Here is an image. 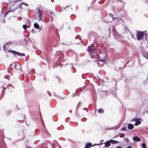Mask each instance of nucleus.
Here are the masks:
<instances>
[{"label":"nucleus","mask_w":148,"mask_h":148,"mask_svg":"<svg viewBox=\"0 0 148 148\" xmlns=\"http://www.w3.org/2000/svg\"><path fill=\"white\" fill-rule=\"evenodd\" d=\"M110 32H109V34H110Z\"/></svg>","instance_id":"obj_31"},{"label":"nucleus","mask_w":148,"mask_h":148,"mask_svg":"<svg viewBox=\"0 0 148 148\" xmlns=\"http://www.w3.org/2000/svg\"><path fill=\"white\" fill-rule=\"evenodd\" d=\"M34 26L35 28L36 29H39V25L37 23H35L34 24Z\"/></svg>","instance_id":"obj_12"},{"label":"nucleus","mask_w":148,"mask_h":148,"mask_svg":"<svg viewBox=\"0 0 148 148\" xmlns=\"http://www.w3.org/2000/svg\"><path fill=\"white\" fill-rule=\"evenodd\" d=\"M27 148H31V147H27Z\"/></svg>","instance_id":"obj_27"},{"label":"nucleus","mask_w":148,"mask_h":148,"mask_svg":"<svg viewBox=\"0 0 148 148\" xmlns=\"http://www.w3.org/2000/svg\"><path fill=\"white\" fill-rule=\"evenodd\" d=\"M110 143L112 144H117L119 143V141L116 140H115L112 139L110 140Z\"/></svg>","instance_id":"obj_11"},{"label":"nucleus","mask_w":148,"mask_h":148,"mask_svg":"<svg viewBox=\"0 0 148 148\" xmlns=\"http://www.w3.org/2000/svg\"><path fill=\"white\" fill-rule=\"evenodd\" d=\"M138 120V119L137 118H134L133 119V121H137Z\"/></svg>","instance_id":"obj_18"},{"label":"nucleus","mask_w":148,"mask_h":148,"mask_svg":"<svg viewBox=\"0 0 148 148\" xmlns=\"http://www.w3.org/2000/svg\"><path fill=\"white\" fill-rule=\"evenodd\" d=\"M112 28H114V26H112Z\"/></svg>","instance_id":"obj_29"},{"label":"nucleus","mask_w":148,"mask_h":148,"mask_svg":"<svg viewBox=\"0 0 148 148\" xmlns=\"http://www.w3.org/2000/svg\"><path fill=\"white\" fill-rule=\"evenodd\" d=\"M134 127V125L131 123L129 124L128 125V128L129 130H132Z\"/></svg>","instance_id":"obj_7"},{"label":"nucleus","mask_w":148,"mask_h":148,"mask_svg":"<svg viewBox=\"0 0 148 148\" xmlns=\"http://www.w3.org/2000/svg\"><path fill=\"white\" fill-rule=\"evenodd\" d=\"M116 148H123L120 146H118L116 147Z\"/></svg>","instance_id":"obj_21"},{"label":"nucleus","mask_w":148,"mask_h":148,"mask_svg":"<svg viewBox=\"0 0 148 148\" xmlns=\"http://www.w3.org/2000/svg\"><path fill=\"white\" fill-rule=\"evenodd\" d=\"M57 79H58V82H59L60 81V79H58V78H57Z\"/></svg>","instance_id":"obj_23"},{"label":"nucleus","mask_w":148,"mask_h":148,"mask_svg":"<svg viewBox=\"0 0 148 148\" xmlns=\"http://www.w3.org/2000/svg\"><path fill=\"white\" fill-rule=\"evenodd\" d=\"M3 47H4V50H5V46H4H4H3Z\"/></svg>","instance_id":"obj_24"},{"label":"nucleus","mask_w":148,"mask_h":148,"mask_svg":"<svg viewBox=\"0 0 148 148\" xmlns=\"http://www.w3.org/2000/svg\"><path fill=\"white\" fill-rule=\"evenodd\" d=\"M110 145L111 143L109 140L105 142V146L106 147H108Z\"/></svg>","instance_id":"obj_5"},{"label":"nucleus","mask_w":148,"mask_h":148,"mask_svg":"<svg viewBox=\"0 0 148 148\" xmlns=\"http://www.w3.org/2000/svg\"><path fill=\"white\" fill-rule=\"evenodd\" d=\"M23 28L25 29H26L27 28V26L26 25H23Z\"/></svg>","instance_id":"obj_15"},{"label":"nucleus","mask_w":148,"mask_h":148,"mask_svg":"<svg viewBox=\"0 0 148 148\" xmlns=\"http://www.w3.org/2000/svg\"><path fill=\"white\" fill-rule=\"evenodd\" d=\"M8 52H10L13 54L14 56L16 55L18 56H25V54L24 53H20L17 51L12 50H8Z\"/></svg>","instance_id":"obj_3"},{"label":"nucleus","mask_w":148,"mask_h":148,"mask_svg":"<svg viewBox=\"0 0 148 148\" xmlns=\"http://www.w3.org/2000/svg\"><path fill=\"white\" fill-rule=\"evenodd\" d=\"M142 146L143 148H147L146 147V144L145 143H143L142 144Z\"/></svg>","instance_id":"obj_14"},{"label":"nucleus","mask_w":148,"mask_h":148,"mask_svg":"<svg viewBox=\"0 0 148 148\" xmlns=\"http://www.w3.org/2000/svg\"><path fill=\"white\" fill-rule=\"evenodd\" d=\"M127 148H132V147H131V146H129L127 147Z\"/></svg>","instance_id":"obj_22"},{"label":"nucleus","mask_w":148,"mask_h":148,"mask_svg":"<svg viewBox=\"0 0 148 148\" xmlns=\"http://www.w3.org/2000/svg\"><path fill=\"white\" fill-rule=\"evenodd\" d=\"M145 33L142 31H138L137 33L136 37L138 40H140L144 39Z\"/></svg>","instance_id":"obj_1"},{"label":"nucleus","mask_w":148,"mask_h":148,"mask_svg":"<svg viewBox=\"0 0 148 148\" xmlns=\"http://www.w3.org/2000/svg\"><path fill=\"white\" fill-rule=\"evenodd\" d=\"M125 140L127 142H129V140L127 138H126L125 139Z\"/></svg>","instance_id":"obj_19"},{"label":"nucleus","mask_w":148,"mask_h":148,"mask_svg":"<svg viewBox=\"0 0 148 148\" xmlns=\"http://www.w3.org/2000/svg\"><path fill=\"white\" fill-rule=\"evenodd\" d=\"M104 112V109L102 108H100L98 109V112L99 114H103Z\"/></svg>","instance_id":"obj_9"},{"label":"nucleus","mask_w":148,"mask_h":148,"mask_svg":"<svg viewBox=\"0 0 148 148\" xmlns=\"http://www.w3.org/2000/svg\"><path fill=\"white\" fill-rule=\"evenodd\" d=\"M92 57H93V55H91V57H92Z\"/></svg>","instance_id":"obj_28"},{"label":"nucleus","mask_w":148,"mask_h":148,"mask_svg":"<svg viewBox=\"0 0 148 148\" xmlns=\"http://www.w3.org/2000/svg\"><path fill=\"white\" fill-rule=\"evenodd\" d=\"M42 12L40 10H39L38 12V15L39 18L40 20H42Z\"/></svg>","instance_id":"obj_4"},{"label":"nucleus","mask_w":148,"mask_h":148,"mask_svg":"<svg viewBox=\"0 0 148 148\" xmlns=\"http://www.w3.org/2000/svg\"><path fill=\"white\" fill-rule=\"evenodd\" d=\"M69 112H72V111L71 110H69Z\"/></svg>","instance_id":"obj_26"},{"label":"nucleus","mask_w":148,"mask_h":148,"mask_svg":"<svg viewBox=\"0 0 148 148\" xmlns=\"http://www.w3.org/2000/svg\"><path fill=\"white\" fill-rule=\"evenodd\" d=\"M124 136L125 135L124 134H121L119 136V137L120 138H123L124 137Z\"/></svg>","instance_id":"obj_17"},{"label":"nucleus","mask_w":148,"mask_h":148,"mask_svg":"<svg viewBox=\"0 0 148 148\" xmlns=\"http://www.w3.org/2000/svg\"><path fill=\"white\" fill-rule=\"evenodd\" d=\"M133 140L135 141H140L141 140L140 139L138 136H135L133 138Z\"/></svg>","instance_id":"obj_8"},{"label":"nucleus","mask_w":148,"mask_h":148,"mask_svg":"<svg viewBox=\"0 0 148 148\" xmlns=\"http://www.w3.org/2000/svg\"><path fill=\"white\" fill-rule=\"evenodd\" d=\"M77 105H78V107L79 106V104H77Z\"/></svg>","instance_id":"obj_30"},{"label":"nucleus","mask_w":148,"mask_h":148,"mask_svg":"<svg viewBox=\"0 0 148 148\" xmlns=\"http://www.w3.org/2000/svg\"><path fill=\"white\" fill-rule=\"evenodd\" d=\"M127 129V127H123L122 128V130L123 131H125Z\"/></svg>","instance_id":"obj_16"},{"label":"nucleus","mask_w":148,"mask_h":148,"mask_svg":"<svg viewBox=\"0 0 148 148\" xmlns=\"http://www.w3.org/2000/svg\"><path fill=\"white\" fill-rule=\"evenodd\" d=\"M98 57H99V61L102 62H107V60H106V58L104 57V56H103V59H102L101 58L99 57V56Z\"/></svg>","instance_id":"obj_6"},{"label":"nucleus","mask_w":148,"mask_h":148,"mask_svg":"<svg viewBox=\"0 0 148 148\" xmlns=\"http://www.w3.org/2000/svg\"><path fill=\"white\" fill-rule=\"evenodd\" d=\"M141 123V122L140 121H136L135 123V125L136 126H137L139 125Z\"/></svg>","instance_id":"obj_13"},{"label":"nucleus","mask_w":148,"mask_h":148,"mask_svg":"<svg viewBox=\"0 0 148 148\" xmlns=\"http://www.w3.org/2000/svg\"><path fill=\"white\" fill-rule=\"evenodd\" d=\"M88 51L90 52L91 53L92 51H95V57L96 58L98 56V55L97 54V51L95 49L94 46L92 44H91L90 46L88 47Z\"/></svg>","instance_id":"obj_2"},{"label":"nucleus","mask_w":148,"mask_h":148,"mask_svg":"<svg viewBox=\"0 0 148 148\" xmlns=\"http://www.w3.org/2000/svg\"><path fill=\"white\" fill-rule=\"evenodd\" d=\"M110 28H111V27H110L109 28V30H110Z\"/></svg>","instance_id":"obj_25"},{"label":"nucleus","mask_w":148,"mask_h":148,"mask_svg":"<svg viewBox=\"0 0 148 148\" xmlns=\"http://www.w3.org/2000/svg\"><path fill=\"white\" fill-rule=\"evenodd\" d=\"M9 12H8V11L6 12L5 13V15L8 14Z\"/></svg>","instance_id":"obj_20"},{"label":"nucleus","mask_w":148,"mask_h":148,"mask_svg":"<svg viewBox=\"0 0 148 148\" xmlns=\"http://www.w3.org/2000/svg\"><path fill=\"white\" fill-rule=\"evenodd\" d=\"M92 145L90 143H87L85 145L84 148H89L91 147L92 146Z\"/></svg>","instance_id":"obj_10"}]
</instances>
